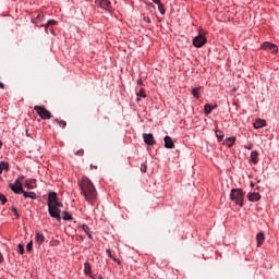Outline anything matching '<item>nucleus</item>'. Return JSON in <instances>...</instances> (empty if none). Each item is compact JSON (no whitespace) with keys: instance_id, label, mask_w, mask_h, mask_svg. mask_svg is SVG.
Listing matches in <instances>:
<instances>
[{"instance_id":"nucleus-1","label":"nucleus","mask_w":279,"mask_h":279,"mask_svg":"<svg viewBox=\"0 0 279 279\" xmlns=\"http://www.w3.org/2000/svg\"><path fill=\"white\" fill-rule=\"evenodd\" d=\"M78 184L81 187V193L85 197L86 202L93 204V202L97 199V190L95 189L93 181H90L88 177H83Z\"/></svg>"},{"instance_id":"nucleus-2","label":"nucleus","mask_w":279,"mask_h":279,"mask_svg":"<svg viewBox=\"0 0 279 279\" xmlns=\"http://www.w3.org/2000/svg\"><path fill=\"white\" fill-rule=\"evenodd\" d=\"M230 199L231 202H234L236 206H240L243 208L244 206V201H245V193H243V190L241 189H232L230 193Z\"/></svg>"},{"instance_id":"nucleus-3","label":"nucleus","mask_w":279,"mask_h":279,"mask_svg":"<svg viewBox=\"0 0 279 279\" xmlns=\"http://www.w3.org/2000/svg\"><path fill=\"white\" fill-rule=\"evenodd\" d=\"M62 203L61 205H56V204H52V205H48V213L50 215V217H52L53 219H57V221H61V217H60V208H62Z\"/></svg>"},{"instance_id":"nucleus-4","label":"nucleus","mask_w":279,"mask_h":279,"mask_svg":"<svg viewBox=\"0 0 279 279\" xmlns=\"http://www.w3.org/2000/svg\"><path fill=\"white\" fill-rule=\"evenodd\" d=\"M24 179L25 177L17 178L14 183L9 184V189H11V191H13V193H15L16 195H21L23 193V183L21 182V180Z\"/></svg>"},{"instance_id":"nucleus-5","label":"nucleus","mask_w":279,"mask_h":279,"mask_svg":"<svg viewBox=\"0 0 279 279\" xmlns=\"http://www.w3.org/2000/svg\"><path fill=\"white\" fill-rule=\"evenodd\" d=\"M34 110L38 114V117H40V119H51V112L45 107L35 106Z\"/></svg>"},{"instance_id":"nucleus-6","label":"nucleus","mask_w":279,"mask_h":279,"mask_svg":"<svg viewBox=\"0 0 279 279\" xmlns=\"http://www.w3.org/2000/svg\"><path fill=\"white\" fill-rule=\"evenodd\" d=\"M96 5H99L102 10L107 12H112V3L109 0H95Z\"/></svg>"},{"instance_id":"nucleus-7","label":"nucleus","mask_w":279,"mask_h":279,"mask_svg":"<svg viewBox=\"0 0 279 279\" xmlns=\"http://www.w3.org/2000/svg\"><path fill=\"white\" fill-rule=\"evenodd\" d=\"M206 43H207V39L205 38L204 35H198L193 39V45L194 47H197V48L204 47Z\"/></svg>"},{"instance_id":"nucleus-8","label":"nucleus","mask_w":279,"mask_h":279,"mask_svg":"<svg viewBox=\"0 0 279 279\" xmlns=\"http://www.w3.org/2000/svg\"><path fill=\"white\" fill-rule=\"evenodd\" d=\"M56 204V206H61V203L58 202V194L56 192H50L48 194V206Z\"/></svg>"},{"instance_id":"nucleus-9","label":"nucleus","mask_w":279,"mask_h":279,"mask_svg":"<svg viewBox=\"0 0 279 279\" xmlns=\"http://www.w3.org/2000/svg\"><path fill=\"white\" fill-rule=\"evenodd\" d=\"M262 49H264V50L269 49V51H271V53H278V46H276L275 44H271L269 41H265L262 46Z\"/></svg>"},{"instance_id":"nucleus-10","label":"nucleus","mask_w":279,"mask_h":279,"mask_svg":"<svg viewBox=\"0 0 279 279\" xmlns=\"http://www.w3.org/2000/svg\"><path fill=\"white\" fill-rule=\"evenodd\" d=\"M143 138H144V143H146V145H156V140L154 138V134L145 133L143 135Z\"/></svg>"},{"instance_id":"nucleus-11","label":"nucleus","mask_w":279,"mask_h":279,"mask_svg":"<svg viewBox=\"0 0 279 279\" xmlns=\"http://www.w3.org/2000/svg\"><path fill=\"white\" fill-rule=\"evenodd\" d=\"M165 147L166 149H174L175 148V143H173V140L171 136L167 135L165 138Z\"/></svg>"},{"instance_id":"nucleus-12","label":"nucleus","mask_w":279,"mask_h":279,"mask_svg":"<svg viewBox=\"0 0 279 279\" xmlns=\"http://www.w3.org/2000/svg\"><path fill=\"white\" fill-rule=\"evenodd\" d=\"M248 202H259L260 194L258 192H251L247 194Z\"/></svg>"},{"instance_id":"nucleus-13","label":"nucleus","mask_w":279,"mask_h":279,"mask_svg":"<svg viewBox=\"0 0 279 279\" xmlns=\"http://www.w3.org/2000/svg\"><path fill=\"white\" fill-rule=\"evenodd\" d=\"M35 241L39 243V245H43V243H45V234H43L40 231H36Z\"/></svg>"},{"instance_id":"nucleus-14","label":"nucleus","mask_w":279,"mask_h":279,"mask_svg":"<svg viewBox=\"0 0 279 279\" xmlns=\"http://www.w3.org/2000/svg\"><path fill=\"white\" fill-rule=\"evenodd\" d=\"M257 247H260L265 243V233L259 232L256 235Z\"/></svg>"},{"instance_id":"nucleus-15","label":"nucleus","mask_w":279,"mask_h":279,"mask_svg":"<svg viewBox=\"0 0 279 279\" xmlns=\"http://www.w3.org/2000/svg\"><path fill=\"white\" fill-rule=\"evenodd\" d=\"M267 122L265 120L257 119L254 123L255 130H260V128H265Z\"/></svg>"},{"instance_id":"nucleus-16","label":"nucleus","mask_w":279,"mask_h":279,"mask_svg":"<svg viewBox=\"0 0 279 279\" xmlns=\"http://www.w3.org/2000/svg\"><path fill=\"white\" fill-rule=\"evenodd\" d=\"M236 143V137H229L223 141V145H227V147H232Z\"/></svg>"},{"instance_id":"nucleus-17","label":"nucleus","mask_w":279,"mask_h":279,"mask_svg":"<svg viewBox=\"0 0 279 279\" xmlns=\"http://www.w3.org/2000/svg\"><path fill=\"white\" fill-rule=\"evenodd\" d=\"M251 162H253V165H258V151L253 150L251 153Z\"/></svg>"},{"instance_id":"nucleus-18","label":"nucleus","mask_w":279,"mask_h":279,"mask_svg":"<svg viewBox=\"0 0 279 279\" xmlns=\"http://www.w3.org/2000/svg\"><path fill=\"white\" fill-rule=\"evenodd\" d=\"M22 194L24 195V197H29L31 199H36L38 197L36 195V193H34V192H25V190H23Z\"/></svg>"},{"instance_id":"nucleus-19","label":"nucleus","mask_w":279,"mask_h":279,"mask_svg":"<svg viewBox=\"0 0 279 279\" xmlns=\"http://www.w3.org/2000/svg\"><path fill=\"white\" fill-rule=\"evenodd\" d=\"M202 90V87H195L192 89V95L195 97V99H199V92Z\"/></svg>"},{"instance_id":"nucleus-20","label":"nucleus","mask_w":279,"mask_h":279,"mask_svg":"<svg viewBox=\"0 0 279 279\" xmlns=\"http://www.w3.org/2000/svg\"><path fill=\"white\" fill-rule=\"evenodd\" d=\"M213 110H215V107H213L211 105L206 104V105L204 106V112H205V114H210V112H213Z\"/></svg>"},{"instance_id":"nucleus-21","label":"nucleus","mask_w":279,"mask_h":279,"mask_svg":"<svg viewBox=\"0 0 279 279\" xmlns=\"http://www.w3.org/2000/svg\"><path fill=\"white\" fill-rule=\"evenodd\" d=\"M8 169H10V167L5 161L0 162V175L3 173V171H8Z\"/></svg>"},{"instance_id":"nucleus-22","label":"nucleus","mask_w":279,"mask_h":279,"mask_svg":"<svg viewBox=\"0 0 279 279\" xmlns=\"http://www.w3.org/2000/svg\"><path fill=\"white\" fill-rule=\"evenodd\" d=\"M62 219H63V221H72L73 216H71V214L69 211H63Z\"/></svg>"},{"instance_id":"nucleus-23","label":"nucleus","mask_w":279,"mask_h":279,"mask_svg":"<svg viewBox=\"0 0 279 279\" xmlns=\"http://www.w3.org/2000/svg\"><path fill=\"white\" fill-rule=\"evenodd\" d=\"M216 136H217L219 143H221V141H223V136H225L223 131L216 130Z\"/></svg>"},{"instance_id":"nucleus-24","label":"nucleus","mask_w":279,"mask_h":279,"mask_svg":"<svg viewBox=\"0 0 279 279\" xmlns=\"http://www.w3.org/2000/svg\"><path fill=\"white\" fill-rule=\"evenodd\" d=\"M84 271H85L86 276H90V263L84 264Z\"/></svg>"},{"instance_id":"nucleus-25","label":"nucleus","mask_w":279,"mask_h":279,"mask_svg":"<svg viewBox=\"0 0 279 279\" xmlns=\"http://www.w3.org/2000/svg\"><path fill=\"white\" fill-rule=\"evenodd\" d=\"M36 183V180L34 181H26L25 182V187L28 189V190H32L34 189V184Z\"/></svg>"},{"instance_id":"nucleus-26","label":"nucleus","mask_w":279,"mask_h":279,"mask_svg":"<svg viewBox=\"0 0 279 279\" xmlns=\"http://www.w3.org/2000/svg\"><path fill=\"white\" fill-rule=\"evenodd\" d=\"M54 123H58V125H61V128H66V121L64 120L54 119Z\"/></svg>"},{"instance_id":"nucleus-27","label":"nucleus","mask_w":279,"mask_h":279,"mask_svg":"<svg viewBox=\"0 0 279 279\" xmlns=\"http://www.w3.org/2000/svg\"><path fill=\"white\" fill-rule=\"evenodd\" d=\"M137 97H147V95L145 94V89L144 88H141L137 93H136Z\"/></svg>"},{"instance_id":"nucleus-28","label":"nucleus","mask_w":279,"mask_h":279,"mask_svg":"<svg viewBox=\"0 0 279 279\" xmlns=\"http://www.w3.org/2000/svg\"><path fill=\"white\" fill-rule=\"evenodd\" d=\"M158 5V10L160 12V14H165L166 10H165V4H161V2L157 3Z\"/></svg>"},{"instance_id":"nucleus-29","label":"nucleus","mask_w":279,"mask_h":279,"mask_svg":"<svg viewBox=\"0 0 279 279\" xmlns=\"http://www.w3.org/2000/svg\"><path fill=\"white\" fill-rule=\"evenodd\" d=\"M17 252H19V254H25V246H23V244H19Z\"/></svg>"},{"instance_id":"nucleus-30","label":"nucleus","mask_w":279,"mask_h":279,"mask_svg":"<svg viewBox=\"0 0 279 279\" xmlns=\"http://www.w3.org/2000/svg\"><path fill=\"white\" fill-rule=\"evenodd\" d=\"M51 25H58V22H57V21H53V20L48 21V23H47V25H46V32H47V28H48V27H51Z\"/></svg>"},{"instance_id":"nucleus-31","label":"nucleus","mask_w":279,"mask_h":279,"mask_svg":"<svg viewBox=\"0 0 279 279\" xmlns=\"http://www.w3.org/2000/svg\"><path fill=\"white\" fill-rule=\"evenodd\" d=\"M81 228H82V230H84V232H85L86 234L90 233V227H89V226L83 225Z\"/></svg>"},{"instance_id":"nucleus-32","label":"nucleus","mask_w":279,"mask_h":279,"mask_svg":"<svg viewBox=\"0 0 279 279\" xmlns=\"http://www.w3.org/2000/svg\"><path fill=\"white\" fill-rule=\"evenodd\" d=\"M0 202H1V204H7L8 203V198L2 193H0Z\"/></svg>"},{"instance_id":"nucleus-33","label":"nucleus","mask_w":279,"mask_h":279,"mask_svg":"<svg viewBox=\"0 0 279 279\" xmlns=\"http://www.w3.org/2000/svg\"><path fill=\"white\" fill-rule=\"evenodd\" d=\"M107 254L109 258H112V260H114L116 263H120L119 259L112 257V252L110 250H107Z\"/></svg>"},{"instance_id":"nucleus-34","label":"nucleus","mask_w":279,"mask_h":279,"mask_svg":"<svg viewBox=\"0 0 279 279\" xmlns=\"http://www.w3.org/2000/svg\"><path fill=\"white\" fill-rule=\"evenodd\" d=\"M33 247H34V242L31 241V242L26 245L27 252H32Z\"/></svg>"},{"instance_id":"nucleus-35","label":"nucleus","mask_w":279,"mask_h":279,"mask_svg":"<svg viewBox=\"0 0 279 279\" xmlns=\"http://www.w3.org/2000/svg\"><path fill=\"white\" fill-rule=\"evenodd\" d=\"M45 19V14L38 13L37 16L35 17V21H43Z\"/></svg>"},{"instance_id":"nucleus-36","label":"nucleus","mask_w":279,"mask_h":279,"mask_svg":"<svg viewBox=\"0 0 279 279\" xmlns=\"http://www.w3.org/2000/svg\"><path fill=\"white\" fill-rule=\"evenodd\" d=\"M141 171L142 173H147V165L142 163Z\"/></svg>"},{"instance_id":"nucleus-37","label":"nucleus","mask_w":279,"mask_h":279,"mask_svg":"<svg viewBox=\"0 0 279 279\" xmlns=\"http://www.w3.org/2000/svg\"><path fill=\"white\" fill-rule=\"evenodd\" d=\"M76 156H84V149L77 150Z\"/></svg>"},{"instance_id":"nucleus-38","label":"nucleus","mask_w":279,"mask_h":279,"mask_svg":"<svg viewBox=\"0 0 279 279\" xmlns=\"http://www.w3.org/2000/svg\"><path fill=\"white\" fill-rule=\"evenodd\" d=\"M12 211L14 213V215H15L16 217H19V211L16 210V207H12Z\"/></svg>"},{"instance_id":"nucleus-39","label":"nucleus","mask_w":279,"mask_h":279,"mask_svg":"<svg viewBox=\"0 0 279 279\" xmlns=\"http://www.w3.org/2000/svg\"><path fill=\"white\" fill-rule=\"evenodd\" d=\"M144 21H145L146 23H151V19H149L148 16L144 17Z\"/></svg>"},{"instance_id":"nucleus-40","label":"nucleus","mask_w":279,"mask_h":279,"mask_svg":"<svg viewBox=\"0 0 279 279\" xmlns=\"http://www.w3.org/2000/svg\"><path fill=\"white\" fill-rule=\"evenodd\" d=\"M137 84H138V86H143V80H137Z\"/></svg>"},{"instance_id":"nucleus-41","label":"nucleus","mask_w":279,"mask_h":279,"mask_svg":"<svg viewBox=\"0 0 279 279\" xmlns=\"http://www.w3.org/2000/svg\"><path fill=\"white\" fill-rule=\"evenodd\" d=\"M0 263H3V254L0 252Z\"/></svg>"},{"instance_id":"nucleus-42","label":"nucleus","mask_w":279,"mask_h":279,"mask_svg":"<svg viewBox=\"0 0 279 279\" xmlns=\"http://www.w3.org/2000/svg\"><path fill=\"white\" fill-rule=\"evenodd\" d=\"M153 3L158 4V3H160V0H153Z\"/></svg>"},{"instance_id":"nucleus-43","label":"nucleus","mask_w":279,"mask_h":279,"mask_svg":"<svg viewBox=\"0 0 279 279\" xmlns=\"http://www.w3.org/2000/svg\"><path fill=\"white\" fill-rule=\"evenodd\" d=\"M0 88H5V85L0 82Z\"/></svg>"},{"instance_id":"nucleus-44","label":"nucleus","mask_w":279,"mask_h":279,"mask_svg":"<svg viewBox=\"0 0 279 279\" xmlns=\"http://www.w3.org/2000/svg\"><path fill=\"white\" fill-rule=\"evenodd\" d=\"M87 236H88V239H93V234H90V232L87 233Z\"/></svg>"},{"instance_id":"nucleus-45","label":"nucleus","mask_w":279,"mask_h":279,"mask_svg":"<svg viewBox=\"0 0 279 279\" xmlns=\"http://www.w3.org/2000/svg\"><path fill=\"white\" fill-rule=\"evenodd\" d=\"M90 169H97V166L90 165Z\"/></svg>"},{"instance_id":"nucleus-46","label":"nucleus","mask_w":279,"mask_h":279,"mask_svg":"<svg viewBox=\"0 0 279 279\" xmlns=\"http://www.w3.org/2000/svg\"><path fill=\"white\" fill-rule=\"evenodd\" d=\"M3 147V142L0 141V149Z\"/></svg>"},{"instance_id":"nucleus-47","label":"nucleus","mask_w":279,"mask_h":279,"mask_svg":"<svg viewBox=\"0 0 279 279\" xmlns=\"http://www.w3.org/2000/svg\"><path fill=\"white\" fill-rule=\"evenodd\" d=\"M245 149H252V146H245Z\"/></svg>"},{"instance_id":"nucleus-48","label":"nucleus","mask_w":279,"mask_h":279,"mask_svg":"<svg viewBox=\"0 0 279 279\" xmlns=\"http://www.w3.org/2000/svg\"><path fill=\"white\" fill-rule=\"evenodd\" d=\"M50 34H56V33L53 32V28L50 29Z\"/></svg>"},{"instance_id":"nucleus-49","label":"nucleus","mask_w":279,"mask_h":279,"mask_svg":"<svg viewBox=\"0 0 279 279\" xmlns=\"http://www.w3.org/2000/svg\"><path fill=\"white\" fill-rule=\"evenodd\" d=\"M148 5H149V8H154V4H153V3H149Z\"/></svg>"},{"instance_id":"nucleus-50","label":"nucleus","mask_w":279,"mask_h":279,"mask_svg":"<svg viewBox=\"0 0 279 279\" xmlns=\"http://www.w3.org/2000/svg\"><path fill=\"white\" fill-rule=\"evenodd\" d=\"M99 279H104V277L99 276Z\"/></svg>"}]
</instances>
